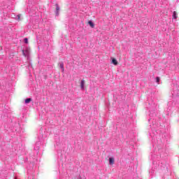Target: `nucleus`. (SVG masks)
I'll use <instances>...</instances> for the list:
<instances>
[{
	"label": "nucleus",
	"instance_id": "obj_4",
	"mask_svg": "<svg viewBox=\"0 0 179 179\" xmlns=\"http://www.w3.org/2000/svg\"><path fill=\"white\" fill-rule=\"evenodd\" d=\"M109 163H110V164H114V158L113 157L109 158Z\"/></svg>",
	"mask_w": 179,
	"mask_h": 179
},
{
	"label": "nucleus",
	"instance_id": "obj_8",
	"mask_svg": "<svg viewBox=\"0 0 179 179\" xmlns=\"http://www.w3.org/2000/svg\"><path fill=\"white\" fill-rule=\"evenodd\" d=\"M160 82V78L157 77V83H159Z\"/></svg>",
	"mask_w": 179,
	"mask_h": 179
},
{
	"label": "nucleus",
	"instance_id": "obj_3",
	"mask_svg": "<svg viewBox=\"0 0 179 179\" xmlns=\"http://www.w3.org/2000/svg\"><path fill=\"white\" fill-rule=\"evenodd\" d=\"M177 17H178L177 12L174 11L173 13V19H177Z\"/></svg>",
	"mask_w": 179,
	"mask_h": 179
},
{
	"label": "nucleus",
	"instance_id": "obj_9",
	"mask_svg": "<svg viewBox=\"0 0 179 179\" xmlns=\"http://www.w3.org/2000/svg\"><path fill=\"white\" fill-rule=\"evenodd\" d=\"M56 10H57V12H58V10H59V6H58V5H57Z\"/></svg>",
	"mask_w": 179,
	"mask_h": 179
},
{
	"label": "nucleus",
	"instance_id": "obj_12",
	"mask_svg": "<svg viewBox=\"0 0 179 179\" xmlns=\"http://www.w3.org/2000/svg\"><path fill=\"white\" fill-rule=\"evenodd\" d=\"M25 52H27V50H26Z\"/></svg>",
	"mask_w": 179,
	"mask_h": 179
},
{
	"label": "nucleus",
	"instance_id": "obj_13",
	"mask_svg": "<svg viewBox=\"0 0 179 179\" xmlns=\"http://www.w3.org/2000/svg\"><path fill=\"white\" fill-rule=\"evenodd\" d=\"M15 179H17V178H15Z\"/></svg>",
	"mask_w": 179,
	"mask_h": 179
},
{
	"label": "nucleus",
	"instance_id": "obj_6",
	"mask_svg": "<svg viewBox=\"0 0 179 179\" xmlns=\"http://www.w3.org/2000/svg\"><path fill=\"white\" fill-rule=\"evenodd\" d=\"M30 101H31V98H28V99H25L26 104H29V103H30Z\"/></svg>",
	"mask_w": 179,
	"mask_h": 179
},
{
	"label": "nucleus",
	"instance_id": "obj_11",
	"mask_svg": "<svg viewBox=\"0 0 179 179\" xmlns=\"http://www.w3.org/2000/svg\"><path fill=\"white\" fill-rule=\"evenodd\" d=\"M60 68H62V69H64V64H60Z\"/></svg>",
	"mask_w": 179,
	"mask_h": 179
},
{
	"label": "nucleus",
	"instance_id": "obj_5",
	"mask_svg": "<svg viewBox=\"0 0 179 179\" xmlns=\"http://www.w3.org/2000/svg\"><path fill=\"white\" fill-rule=\"evenodd\" d=\"M88 24H90V27H94V24L92 21H89Z\"/></svg>",
	"mask_w": 179,
	"mask_h": 179
},
{
	"label": "nucleus",
	"instance_id": "obj_2",
	"mask_svg": "<svg viewBox=\"0 0 179 179\" xmlns=\"http://www.w3.org/2000/svg\"><path fill=\"white\" fill-rule=\"evenodd\" d=\"M112 63L113 65H118V62L115 59H112Z\"/></svg>",
	"mask_w": 179,
	"mask_h": 179
},
{
	"label": "nucleus",
	"instance_id": "obj_1",
	"mask_svg": "<svg viewBox=\"0 0 179 179\" xmlns=\"http://www.w3.org/2000/svg\"><path fill=\"white\" fill-rule=\"evenodd\" d=\"M85 80H82L80 82V88L82 89V90H85Z\"/></svg>",
	"mask_w": 179,
	"mask_h": 179
},
{
	"label": "nucleus",
	"instance_id": "obj_10",
	"mask_svg": "<svg viewBox=\"0 0 179 179\" xmlns=\"http://www.w3.org/2000/svg\"><path fill=\"white\" fill-rule=\"evenodd\" d=\"M22 55H24V57H26V52H24V50H22Z\"/></svg>",
	"mask_w": 179,
	"mask_h": 179
},
{
	"label": "nucleus",
	"instance_id": "obj_7",
	"mask_svg": "<svg viewBox=\"0 0 179 179\" xmlns=\"http://www.w3.org/2000/svg\"><path fill=\"white\" fill-rule=\"evenodd\" d=\"M24 41L26 44H29V39L27 38H24Z\"/></svg>",
	"mask_w": 179,
	"mask_h": 179
}]
</instances>
